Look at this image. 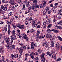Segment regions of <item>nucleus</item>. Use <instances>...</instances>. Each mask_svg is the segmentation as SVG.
I'll return each mask as SVG.
<instances>
[{
    "label": "nucleus",
    "mask_w": 62,
    "mask_h": 62,
    "mask_svg": "<svg viewBox=\"0 0 62 62\" xmlns=\"http://www.w3.org/2000/svg\"><path fill=\"white\" fill-rule=\"evenodd\" d=\"M31 58L33 59H35V58L34 56H31Z\"/></svg>",
    "instance_id": "obj_61"
},
{
    "label": "nucleus",
    "mask_w": 62,
    "mask_h": 62,
    "mask_svg": "<svg viewBox=\"0 0 62 62\" xmlns=\"http://www.w3.org/2000/svg\"><path fill=\"white\" fill-rule=\"evenodd\" d=\"M26 19L27 20V21H29V18H26Z\"/></svg>",
    "instance_id": "obj_63"
},
{
    "label": "nucleus",
    "mask_w": 62,
    "mask_h": 62,
    "mask_svg": "<svg viewBox=\"0 0 62 62\" xmlns=\"http://www.w3.org/2000/svg\"><path fill=\"white\" fill-rule=\"evenodd\" d=\"M32 23H35V21L34 20H32Z\"/></svg>",
    "instance_id": "obj_56"
},
{
    "label": "nucleus",
    "mask_w": 62,
    "mask_h": 62,
    "mask_svg": "<svg viewBox=\"0 0 62 62\" xmlns=\"http://www.w3.org/2000/svg\"><path fill=\"white\" fill-rule=\"evenodd\" d=\"M14 7V6H13V7L11 9L13 11H15L16 9Z\"/></svg>",
    "instance_id": "obj_18"
},
{
    "label": "nucleus",
    "mask_w": 62,
    "mask_h": 62,
    "mask_svg": "<svg viewBox=\"0 0 62 62\" xmlns=\"http://www.w3.org/2000/svg\"><path fill=\"white\" fill-rule=\"evenodd\" d=\"M56 47L57 48V49H60V48H59L60 45H59V43H57L56 45Z\"/></svg>",
    "instance_id": "obj_14"
},
{
    "label": "nucleus",
    "mask_w": 62,
    "mask_h": 62,
    "mask_svg": "<svg viewBox=\"0 0 62 62\" xmlns=\"http://www.w3.org/2000/svg\"><path fill=\"white\" fill-rule=\"evenodd\" d=\"M51 38V36L50 34L49 33L46 34V38Z\"/></svg>",
    "instance_id": "obj_8"
},
{
    "label": "nucleus",
    "mask_w": 62,
    "mask_h": 62,
    "mask_svg": "<svg viewBox=\"0 0 62 62\" xmlns=\"http://www.w3.org/2000/svg\"><path fill=\"white\" fill-rule=\"evenodd\" d=\"M60 8L61 9L59 10V11L60 12H61V11H62V6Z\"/></svg>",
    "instance_id": "obj_46"
},
{
    "label": "nucleus",
    "mask_w": 62,
    "mask_h": 62,
    "mask_svg": "<svg viewBox=\"0 0 62 62\" xmlns=\"http://www.w3.org/2000/svg\"><path fill=\"white\" fill-rule=\"evenodd\" d=\"M53 31L55 33H58V31L55 29H53Z\"/></svg>",
    "instance_id": "obj_13"
},
{
    "label": "nucleus",
    "mask_w": 62,
    "mask_h": 62,
    "mask_svg": "<svg viewBox=\"0 0 62 62\" xmlns=\"http://www.w3.org/2000/svg\"><path fill=\"white\" fill-rule=\"evenodd\" d=\"M35 6L36 8H39V6L38 5V4L37 3L35 4Z\"/></svg>",
    "instance_id": "obj_19"
},
{
    "label": "nucleus",
    "mask_w": 62,
    "mask_h": 62,
    "mask_svg": "<svg viewBox=\"0 0 62 62\" xmlns=\"http://www.w3.org/2000/svg\"><path fill=\"white\" fill-rule=\"evenodd\" d=\"M18 25H14V26L13 27H14V29H15V28H16V27H18Z\"/></svg>",
    "instance_id": "obj_31"
},
{
    "label": "nucleus",
    "mask_w": 62,
    "mask_h": 62,
    "mask_svg": "<svg viewBox=\"0 0 62 62\" xmlns=\"http://www.w3.org/2000/svg\"><path fill=\"white\" fill-rule=\"evenodd\" d=\"M37 51L41 53V50L40 49H38Z\"/></svg>",
    "instance_id": "obj_54"
},
{
    "label": "nucleus",
    "mask_w": 62,
    "mask_h": 62,
    "mask_svg": "<svg viewBox=\"0 0 62 62\" xmlns=\"http://www.w3.org/2000/svg\"><path fill=\"white\" fill-rule=\"evenodd\" d=\"M47 20L46 21H45L43 23V25H44V26L43 27V28H45L46 27V22H47Z\"/></svg>",
    "instance_id": "obj_6"
},
{
    "label": "nucleus",
    "mask_w": 62,
    "mask_h": 62,
    "mask_svg": "<svg viewBox=\"0 0 62 62\" xmlns=\"http://www.w3.org/2000/svg\"><path fill=\"white\" fill-rule=\"evenodd\" d=\"M35 31V30L34 29H32L31 30V31H30V33H33Z\"/></svg>",
    "instance_id": "obj_21"
},
{
    "label": "nucleus",
    "mask_w": 62,
    "mask_h": 62,
    "mask_svg": "<svg viewBox=\"0 0 62 62\" xmlns=\"http://www.w3.org/2000/svg\"><path fill=\"white\" fill-rule=\"evenodd\" d=\"M35 43L34 42H32L31 43V49H34V46H35Z\"/></svg>",
    "instance_id": "obj_5"
},
{
    "label": "nucleus",
    "mask_w": 62,
    "mask_h": 62,
    "mask_svg": "<svg viewBox=\"0 0 62 62\" xmlns=\"http://www.w3.org/2000/svg\"><path fill=\"white\" fill-rule=\"evenodd\" d=\"M37 36H38L37 37ZM36 39L37 40H38V39H39V35H37L36 36Z\"/></svg>",
    "instance_id": "obj_40"
},
{
    "label": "nucleus",
    "mask_w": 62,
    "mask_h": 62,
    "mask_svg": "<svg viewBox=\"0 0 62 62\" xmlns=\"http://www.w3.org/2000/svg\"><path fill=\"white\" fill-rule=\"evenodd\" d=\"M8 35H10V32H11V31H10V29H8Z\"/></svg>",
    "instance_id": "obj_24"
},
{
    "label": "nucleus",
    "mask_w": 62,
    "mask_h": 62,
    "mask_svg": "<svg viewBox=\"0 0 62 62\" xmlns=\"http://www.w3.org/2000/svg\"><path fill=\"white\" fill-rule=\"evenodd\" d=\"M54 53H55V52H54V51H52V53H51L52 54H53V55H54Z\"/></svg>",
    "instance_id": "obj_47"
},
{
    "label": "nucleus",
    "mask_w": 62,
    "mask_h": 62,
    "mask_svg": "<svg viewBox=\"0 0 62 62\" xmlns=\"http://www.w3.org/2000/svg\"><path fill=\"white\" fill-rule=\"evenodd\" d=\"M15 57V56H14V55H13L12 54L11 55V57L12 59H13V57Z\"/></svg>",
    "instance_id": "obj_27"
},
{
    "label": "nucleus",
    "mask_w": 62,
    "mask_h": 62,
    "mask_svg": "<svg viewBox=\"0 0 62 62\" xmlns=\"http://www.w3.org/2000/svg\"><path fill=\"white\" fill-rule=\"evenodd\" d=\"M48 7H46V9L45 10H46V11H47V10H49V8H48Z\"/></svg>",
    "instance_id": "obj_52"
},
{
    "label": "nucleus",
    "mask_w": 62,
    "mask_h": 62,
    "mask_svg": "<svg viewBox=\"0 0 62 62\" xmlns=\"http://www.w3.org/2000/svg\"><path fill=\"white\" fill-rule=\"evenodd\" d=\"M58 24H60V25H62V20L60 21Z\"/></svg>",
    "instance_id": "obj_29"
},
{
    "label": "nucleus",
    "mask_w": 62,
    "mask_h": 62,
    "mask_svg": "<svg viewBox=\"0 0 62 62\" xmlns=\"http://www.w3.org/2000/svg\"><path fill=\"white\" fill-rule=\"evenodd\" d=\"M9 39L10 38L9 37H8L7 38L6 37L4 38L5 41L6 42L7 44H8L9 43V40H10Z\"/></svg>",
    "instance_id": "obj_1"
},
{
    "label": "nucleus",
    "mask_w": 62,
    "mask_h": 62,
    "mask_svg": "<svg viewBox=\"0 0 62 62\" xmlns=\"http://www.w3.org/2000/svg\"><path fill=\"white\" fill-rule=\"evenodd\" d=\"M34 54V53L33 52H32V53L30 54V56H31V55H33Z\"/></svg>",
    "instance_id": "obj_37"
},
{
    "label": "nucleus",
    "mask_w": 62,
    "mask_h": 62,
    "mask_svg": "<svg viewBox=\"0 0 62 62\" xmlns=\"http://www.w3.org/2000/svg\"><path fill=\"white\" fill-rule=\"evenodd\" d=\"M5 27H4V29L5 30V32H7V25H6L5 26Z\"/></svg>",
    "instance_id": "obj_32"
},
{
    "label": "nucleus",
    "mask_w": 62,
    "mask_h": 62,
    "mask_svg": "<svg viewBox=\"0 0 62 62\" xmlns=\"http://www.w3.org/2000/svg\"><path fill=\"white\" fill-rule=\"evenodd\" d=\"M13 21V20L12 19H10V22L11 23H12V22Z\"/></svg>",
    "instance_id": "obj_48"
},
{
    "label": "nucleus",
    "mask_w": 62,
    "mask_h": 62,
    "mask_svg": "<svg viewBox=\"0 0 62 62\" xmlns=\"http://www.w3.org/2000/svg\"><path fill=\"white\" fill-rule=\"evenodd\" d=\"M26 46H27V45H25V46H24L23 49H26Z\"/></svg>",
    "instance_id": "obj_49"
},
{
    "label": "nucleus",
    "mask_w": 62,
    "mask_h": 62,
    "mask_svg": "<svg viewBox=\"0 0 62 62\" xmlns=\"http://www.w3.org/2000/svg\"><path fill=\"white\" fill-rule=\"evenodd\" d=\"M50 21H51V20H50L49 19L48 20V21L47 22L48 23H50Z\"/></svg>",
    "instance_id": "obj_59"
},
{
    "label": "nucleus",
    "mask_w": 62,
    "mask_h": 62,
    "mask_svg": "<svg viewBox=\"0 0 62 62\" xmlns=\"http://www.w3.org/2000/svg\"><path fill=\"white\" fill-rule=\"evenodd\" d=\"M24 25H22L21 26V29H24Z\"/></svg>",
    "instance_id": "obj_28"
},
{
    "label": "nucleus",
    "mask_w": 62,
    "mask_h": 62,
    "mask_svg": "<svg viewBox=\"0 0 62 62\" xmlns=\"http://www.w3.org/2000/svg\"><path fill=\"white\" fill-rule=\"evenodd\" d=\"M35 61L36 62H38V60H39V58L38 57H36L35 58Z\"/></svg>",
    "instance_id": "obj_30"
},
{
    "label": "nucleus",
    "mask_w": 62,
    "mask_h": 62,
    "mask_svg": "<svg viewBox=\"0 0 62 62\" xmlns=\"http://www.w3.org/2000/svg\"><path fill=\"white\" fill-rule=\"evenodd\" d=\"M47 11H44L43 12V15H46V14L47 13Z\"/></svg>",
    "instance_id": "obj_23"
},
{
    "label": "nucleus",
    "mask_w": 62,
    "mask_h": 62,
    "mask_svg": "<svg viewBox=\"0 0 62 62\" xmlns=\"http://www.w3.org/2000/svg\"><path fill=\"white\" fill-rule=\"evenodd\" d=\"M52 55L53 56V58L54 59V60H55L56 59V55L55 54H54V55L52 54Z\"/></svg>",
    "instance_id": "obj_17"
},
{
    "label": "nucleus",
    "mask_w": 62,
    "mask_h": 62,
    "mask_svg": "<svg viewBox=\"0 0 62 62\" xmlns=\"http://www.w3.org/2000/svg\"><path fill=\"white\" fill-rule=\"evenodd\" d=\"M32 25L33 27H36V26H37V24L36 23H33L32 24Z\"/></svg>",
    "instance_id": "obj_15"
},
{
    "label": "nucleus",
    "mask_w": 62,
    "mask_h": 62,
    "mask_svg": "<svg viewBox=\"0 0 62 62\" xmlns=\"http://www.w3.org/2000/svg\"><path fill=\"white\" fill-rule=\"evenodd\" d=\"M1 38H2V35L1 33H0V38L1 39Z\"/></svg>",
    "instance_id": "obj_53"
},
{
    "label": "nucleus",
    "mask_w": 62,
    "mask_h": 62,
    "mask_svg": "<svg viewBox=\"0 0 62 62\" xmlns=\"http://www.w3.org/2000/svg\"><path fill=\"white\" fill-rule=\"evenodd\" d=\"M25 5H23V8H22V10H23L25 9Z\"/></svg>",
    "instance_id": "obj_25"
},
{
    "label": "nucleus",
    "mask_w": 62,
    "mask_h": 62,
    "mask_svg": "<svg viewBox=\"0 0 62 62\" xmlns=\"http://www.w3.org/2000/svg\"><path fill=\"white\" fill-rule=\"evenodd\" d=\"M41 36L42 37V38H44V37H45V35H41Z\"/></svg>",
    "instance_id": "obj_64"
},
{
    "label": "nucleus",
    "mask_w": 62,
    "mask_h": 62,
    "mask_svg": "<svg viewBox=\"0 0 62 62\" xmlns=\"http://www.w3.org/2000/svg\"><path fill=\"white\" fill-rule=\"evenodd\" d=\"M52 25H53L52 24H49L48 25V28H50V27H51L52 26Z\"/></svg>",
    "instance_id": "obj_33"
},
{
    "label": "nucleus",
    "mask_w": 62,
    "mask_h": 62,
    "mask_svg": "<svg viewBox=\"0 0 62 62\" xmlns=\"http://www.w3.org/2000/svg\"><path fill=\"white\" fill-rule=\"evenodd\" d=\"M18 5H19V3H16L15 4V6L16 7H17V6H18Z\"/></svg>",
    "instance_id": "obj_35"
},
{
    "label": "nucleus",
    "mask_w": 62,
    "mask_h": 62,
    "mask_svg": "<svg viewBox=\"0 0 62 62\" xmlns=\"http://www.w3.org/2000/svg\"><path fill=\"white\" fill-rule=\"evenodd\" d=\"M18 54H16L15 56V58H18Z\"/></svg>",
    "instance_id": "obj_62"
},
{
    "label": "nucleus",
    "mask_w": 62,
    "mask_h": 62,
    "mask_svg": "<svg viewBox=\"0 0 62 62\" xmlns=\"http://www.w3.org/2000/svg\"><path fill=\"white\" fill-rule=\"evenodd\" d=\"M48 45V43L45 42L43 43L42 45L43 46H45L46 48H47V47H48V45Z\"/></svg>",
    "instance_id": "obj_7"
},
{
    "label": "nucleus",
    "mask_w": 62,
    "mask_h": 62,
    "mask_svg": "<svg viewBox=\"0 0 62 62\" xmlns=\"http://www.w3.org/2000/svg\"><path fill=\"white\" fill-rule=\"evenodd\" d=\"M10 3L11 5H14V1L13 0H10Z\"/></svg>",
    "instance_id": "obj_10"
},
{
    "label": "nucleus",
    "mask_w": 62,
    "mask_h": 62,
    "mask_svg": "<svg viewBox=\"0 0 62 62\" xmlns=\"http://www.w3.org/2000/svg\"><path fill=\"white\" fill-rule=\"evenodd\" d=\"M39 6L41 8H43L44 7V5L40 4Z\"/></svg>",
    "instance_id": "obj_22"
},
{
    "label": "nucleus",
    "mask_w": 62,
    "mask_h": 62,
    "mask_svg": "<svg viewBox=\"0 0 62 62\" xmlns=\"http://www.w3.org/2000/svg\"><path fill=\"white\" fill-rule=\"evenodd\" d=\"M17 33H19L20 32V30H17Z\"/></svg>",
    "instance_id": "obj_42"
},
{
    "label": "nucleus",
    "mask_w": 62,
    "mask_h": 62,
    "mask_svg": "<svg viewBox=\"0 0 62 62\" xmlns=\"http://www.w3.org/2000/svg\"><path fill=\"white\" fill-rule=\"evenodd\" d=\"M6 47H8V49H10L11 50H12L13 49L12 48V47H10V46H9V45H6Z\"/></svg>",
    "instance_id": "obj_9"
},
{
    "label": "nucleus",
    "mask_w": 62,
    "mask_h": 62,
    "mask_svg": "<svg viewBox=\"0 0 62 62\" xmlns=\"http://www.w3.org/2000/svg\"><path fill=\"white\" fill-rule=\"evenodd\" d=\"M7 23L8 24H11V23L9 21H8L7 22Z\"/></svg>",
    "instance_id": "obj_38"
},
{
    "label": "nucleus",
    "mask_w": 62,
    "mask_h": 62,
    "mask_svg": "<svg viewBox=\"0 0 62 62\" xmlns=\"http://www.w3.org/2000/svg\"><path fill=\"white\" fill-rule=\"evenodd\" d=\"M23 36L22 37V38L24 39H25L26 40V41H28V38L27 37V35L25 33L23 34Z\"/></svg>",
    "instance_id": "obj_3"
},
{
    "label": "nucleus",
    "mask_w": 62,
    "mask_h": 62,
    "mask_svg": "<svg viewBox=\"0 0 62 62\" xmlns=\"http://www.w3.org/2000/svg\"><path fill=\"white\" fill-rule=\"evenodd\" d=\"M39 38L40 39H42V37H41V36H40L39 37Z\"/></svg>",
    "instance_id": "obj_57"
},
{
    "label": "nucleus",
    "mask_w": 62,
    "mask_h": 62,
    "mask_svg": "<svg viewBox=\"0 0 62 62\" xmlns=\"http://www.w3.org/2000/svg\"><path fill=\"white\" fill-rule=\"evenodd\" d=\"M40 34V32L39 31H38L37 33V35H39Z\"/></svg>",
    "instance_id": "obj_43"
},
{
    "label": "nucleus",
    "mask_w": 62,
    "mask_h": 62,
    "mask_svg": "<svg viewBox=\"0 0 62 62\" xmlns=\"http://www.w3.org/2000/svg\"><path fill=\"white\" fill-rule=\"evenodd\" d=\"M38 51H37L36 52V54H40V53Z\"/></svg>",
    "instance_id": "obj_44"
},
{
    "label": "nucleus",
    "mask_w": 62,
    "mask_h": 62,
    "mask_svg": "<svg viewBox=\"0 0 62 62\" xmlns=\"http://www.w3.org/2000/svg\"><path fill=\"white\" fill-rule=\"evenodd\" d=\"M18 2L19 4H20V3H22L21 0H18Z\"/></svg>",
    "instance_id": "obj_39"
},
{
    "label": "nucleus",
    "mask_w": 62,
    "mask_h": 62,
    "mask_svg": "<svg viewBox=\"0 0 62 62\" xmlns=\"http://www.w3.org/2000/svg\"><path fill=\"white\" fill-rule=\"evenodd\" d=\"M18 49L19 51V52H20V53H21V54L22 55L23 52V50L22 49L20 48H18Z\"/></svg>",
    "instance_id": "obj_4"
},
{
    "label": "nucleus",
    "mask_w": 62,
    "mask_h": 62,
    "mask_svg": "<svg viewBox=\"0 0 62 62\" xmlns=\"http://www.w3.org/2000/svg\"><path fill=\"white\" fill-rule=\"evenodd\" d=\"M47 31H47V32L48 33H49V31H50V32H52V31H53V29H52V30H51L50 29H47Z\"/></svg>",
    "instance_id": "obj_26"
},
{
    "label": "nucleus",
    "mask_w": 62,
    "mask_h": 62,
    "mask_svg": "<svg viewBox=\"0 0 62 62\" xmlns=\"http://www.w3.org/2000/svg\"><path fill=\"white\" fill-rule=\"evenodd\" d=\"M61 60L60 58H59L56 60V61H60Z\"/></svg>",
    "instance_id": "obj_51"
},
{
    "label": "nucleus",
    "mask_w": 62,
    "mask_h": 62,
    "mask_svg": "<svg viewBox=\"0 0 62 62\" xmlns=\"http://www.w3.org/2000/svg\"><path fill=\"white\" fill-rule=\"evenodd\" d=\"M15 30H13L12 32V33L13 35H14V36L15 37H16V35H15Z\"/></svg>",
    "instance_id": "obj_12"
},
{
    "label": "nucleus",
    "mask_w": 62,
    "mask_h": 62,
    "mask_svg": "<svg viewBox=\"0 0 62 62\" xmlns=\"http://www.w3.org/2000/svg\"><path fill=\"white\" fill-rule=\"evenodd\" d=\"M54 43L53 41H52L51 42V44L52 45H54Z\"/></svg>",
    "instance_id": "obj_55"
},
{
    "label": "nucleus",
    "mask_w": 62,
    "mask_h": 62,
    "mask_svg": "<svg viewBox=\"0 0 62 62\" xmlns=\"http://www.w3.org/2000/svg\"><path fill=\"white\" fill-rule=\"evenodd\" d=\"M10 38L12 40L11 42H13V40H14V37L12 36H11L10 37Z\"/></svg>",
    "instance_id": "obj_16"
},
{
    "label": "nucleus",
    "mask_w": 62,
    "mask_h": 62,
    "mask_svg": "<svg viewBox=\"0 0 62 62\" xmlns=\"http://www.w3.org/2000/svg\"><path fill=\"white\" fill-rule=\"evenodd\" d=\"M37 24H40V21H39V20H38V22L37 23Z\"/></svg>",
    "instance_id": "obj_50"
},
{
    "label": "nucleus",
    "mask_w": 62,
    "mask_h": 62,
    "mask_svg": "<svg viewBox=\"0 0 62 62\" xmlns=\"http://www.w3.org/2000/svg\"><path fill=\"white\" fill-rule=\"evenodd\" d=\"M32 8V6H30L28 9V10L29 11V10H30Z\"/></svg>",
    "instance_id": "obj_36"
},
{
    "label": "nucleus",
    "mask_w": 62,
    "mask_h": 62,
    "mask_svg": "<svg viewBox=\"0 0 62 62\" xmlns=\"http://www.w3.org/2000/svg\"><path fill=\"white\" fill-rule=\"evenodd\" d=\"M45 55V53H44L42 54V55L41 56V59H42L43 62H45V58L44 57V55Z\"/></svg>",
    "instance_id": "obj_2"
},
{
    "label": "nucleus",
    "mask_w": 62,
    "mask_h": 62,
    "mask_svg": "<svg viewBox=\"0 0 62 62\" xmlns=\"http://www.w3.org/2000/svg\"><path fill=\"white\" fill-rule=\"evenodd\" d=\"M37 2V0H34L33 2V3H34V4H36V3Z\"/></svg>",
    "instance_id": "obj_45"
},
{
    "label": "nucleus",
    "mask_w": 62,
    "mask_h": 62,
    "mask_svg": "<svg viewBox=\"0 0 62 62\" xmlns=\"http://www.w3.org/2000/svg\"><path fill=\"white\" fill-rule=\"evenodd\" d=\"M24 3L26 6L27 7H28V6H29V2L28 1H26L24 2Z\"/></svg>",
    "instance_id": "obj_11"
},
{
    "label": "nucleus",
    "mask_w": 62,
    "mask_h": 62,
    "mask_svg": "<svg viewBox=\"0 0 62 62\" xmlns=\"http://www.w3.org/2000/svg\"><path fill=\"white\" fill-rule=\"evenodd\" d=\"M12 48L13 49H15V45H13L12 46Z\"/></svg>",
    "instance_id": "obj_34"
},
{
    "label": "nucleus",
    "mask_w": 62,
    "mask_h": 62,
    "mask_svg": "<svg viewBox=\"0 0 62 62\" xmlns=\"http://www.w3.org/2000/svg\"><path fill=\"white\" fill-rule=\"evenodd\" d=\"M7 7H6L5 6V7L3 9L4 11H7Z\"/></svg>",
    "instance_id": "obj_20"
},
{
    "label": "nucleus",
    "mask_w": 62,
    "mask_h": 62,
    "mask_svg": "<svg viewBox=\"0 0 62 62\" xmlns=\"http://www.w3.org/2000/svg\"><path fill=\"white\" fill-rule=\"evenodd\" d=\"M12 15V13L10 12V13L9 14H8V16H11Z\"/></svg>",
    "instance_id": "obj_41"
},
{
    "label": "nucleus",
    "mask_w": 62,
    "mask_h": 62,
    "mask_svg": "<svg viewBox=\"0 0 62 62\" xmlns=\"http://www.w3.org/2000/svg\"><path fill=\"white\" fill-rule=\"evenodd\" d=\"M1 9H3L4 8V6L3 5H1Z\"/></svg>",
    "instance_id": "obj_58"
},
{
    "label": "nucleus",
    "mask_w": 62,
    "mask_h": 62,
    "mask_svg": "<svg viewBox=\"0 0 62 62\" xmlns=\"http://www.w3.org/2000/svg\"><path fill=\"white\" fill-rule=\"evenodd\" d=\"M25 24L27 25V24H28V22L27 21H26L25 23Z\"/></svg>",
    "instance_id": "obj_60"
}]
</instances>
